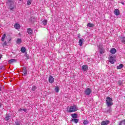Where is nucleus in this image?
<instances>
[{"instance_id":"f257e3e1","label":"nucleus","mask_w":125,"mask_h":125,"mask_svg":"<svg viewBox=\"0 0 125 125\" xmlns=\"http://www.w3.org/2000/svg\"><path fill=\"white\" fill-rule=\"evenodd\" d=\"M6 3L11 10L14 9L15 5H14V2L12 0H7Z\"/></svg>"},{"instance_id":"f03ea898","label":"nucleus","mask_w":125,"mask_h":125,"mask_svg":"<svg viewBox=\"0 0 125 125\" xmlns=\"http://www.w3.org/2000/svg\"><path fill=\"white\" fill-rule=\"evenodd\" d=\"M79 110V108L77 107V105H74L69 107V109H67V111L69 113H73V112H77Z\"/></svg>"},{"instance_id":"7ed1b4c3","label":"nucleus","mask_w":125,"mask_h":125,"mask_svg":"<svg viewBox=\"0 0 125 125\" xmlns=\"http://www.w3.org/2000/svg\"><path fill=\"white\" fill-rule=\"evenodd\" d=\"M113 101V99L110 97H107L106 99V105L107 107H111L112 105H114V103L112 102Z\"/></svg>"},{"instance_id":"20e7f679","label":"nucleus","mask_w":125,"mask_h":125,"mask_svg":"<svg viewBox=\"0 0 125 125\" xmlns=\"http://www.w3.org/2000/svg\"><path fill=\"white\" fill-rule=\"evenodd\" d=\"M92 90L91 89L89 88H87L85 89L84 91V93L86 94V95H90V93L92 92Z\"/></svg>"},{"instance_id":"39448f33","label":"nucleus","mask_w":125,"mask_h":125,"mask_svg":"<svg viewBox=\"0 0 125 125\" xmlns=\"http://www.w3.org/2000/svg\"><path fill=\"white\" fill-rule=\"evenodd\" d=\"M109 62H110L111 64H114L115 62H116V60H115V58L113 56H110L109 59Z\"/></svg>"},{"instance_id":"423d86ee","label":"nucleus","mask_w":125,"mask_h":125,"mask_svg":"<svg viewBox=\"0 0 125 125\" xmlns=\"http://www.w3.org/2000/svg\"><path fill=\"white\" fill-rule=\"evenodd\" d=\"M99 51L100 54H103V53H105V50L103 48V47L99 46Z\"/></svg>"},{"instance_id":"0eeeda50","label":"nucleus","mask_w":125,"mask_h":125,"mask_svg":"<svg viewBox=\"0 0 125 125\" xmlns=\"http://www.w3.org/2000/svg\"><path fill=\"white\" fill-rule=\"evenodd\" d=\"M27 32L29 35H33L34 30L32 28H27Z\"/></svg>"},{"instance_id":"6e6552de","label":"nucleus","mask_w":125,"mask_h":125,"mask_svg":"<svg viewBox=\"0 0 125 125\" xmlns=\"http://www.w3.org/2000/svg\"><path fill=\"white\" fill-rule=\"evenodd\" d=\"M49 82L50 83H54V78L52 76H50L48 79Z\"/></svg>"},{"instance_id":"1a4fd4ad","label":"nucleus","mask_w":125,"mask_h":125,"mask_svg":"<svg viewBox=\"0 0 125 125\" xmlns=\"http://www.w3.org/2000/svg\"><path fill=\"white\" fill-rule=\"evenodd\" d=\"M109 124H110V121H102V123H101V125H109Z\"/></svg>"},{"instance_id":"9d476101","label":"nucleus","mask_w":125,"mask_h":125,"mask_svg":"<svg viewBox=\"0 0 125 125\" xmlns=\"http://www.w3.org/2000/svg\"><path fill=\"white\" fill-rule=\"evenodd\" d=\"M82 70L84 72L87 71V70H88V66L87 65H83L82 66Z\"/></svg>"},{"instance_id":"9b49d317","label":"nucleus","mask_w":125,"mask_h":125,"mask_svg":"<svg viewBox=\"0 0 125 125\" xmlns=\"http://www.w3.org/2000/svg\"><path fill=\"white\" fill-rule=\"evenodd\" d=\"M114 14L115 15H116V16H118V15H120L121 13H120V10L118 9H116L114 10Z\"/></svg>"},{"instance_id":"f8f14e48","label":"nucleus","mask_w":125,"mask_h":125,"mask_svg":"<svg viewBox=\"0 0 125 125\" xmlns=\"http://www.w3.org/2000/svg\"><path fill=\"white\" fill-rule=\"evenodd\" d=\"M110 53H112V54H115V53H116L117 52V50L114 48H112L110 50Z\"/></svg>"},{"instance_id":"ddd939ff","label":"nucleus","mask_w":125,"mask_h":125,"mask_svg":"<svg viewBox=\"0 0 125 125\" xmlns=\"http://www.w3.org/2000/svg\"><path fill=\"white\" fill-rule=\"evenodd\" d=\"M17 61L16 59H11L8 61V63L10 64H12V63H14V62H16Z\"/></svg>"},{"instance_id":"4468645a","label":"nucleus","mask_w":125,"mask_h":125,"mask_svg":"<svg viewBox=\"0 0 125 125\" xmlns=\"http://www.w3.org/2000/svg\"><path fill=\"white\" fill-rule=\"evenodd\" d=\"M87 27H89V28H93V27H94V24L93 23H91L90 22H89L87 23Z\"/></svg>"},{"instance_id":"2eb2a0df","label":"nucleus","mask_w":125,"mask_h":125,"mask_svg":"<svg viewBox=\"0 0 125 125\" xmlns=\"http://www.w3.org/2000/svg\"><path fill=\"white\" fill-rule=\"evenodd\" d=\"M83 39L82 38L79 40V45L83 46Z\"/></svg>"},{"instance_id":"dca6fc26","label":"nucleus","mask_w":125,"mask_h":125,"mask_svg":"<svg viewBox=\"0 0 125 125\" xmlns=\"http://www.w3.org/2000/svg\"><path fill=\"white\" fill-rule=\"evenodd\" d=\"M21 51L22 53H25L26 52V48L25 47H22L21 49Z\"/></svg>"},{"instance_id":"f3484780","label":"nucleus","mask_w":125,"mask_h":125,"mask_svg":"<svg viewBox=\"0 0 125 125\" xmlns=\"http://www.w3.org/2000/svg\"><path fill=\"white\" fill-rule=\"evenodd\" d=\"M71 117L73 119H77L78 118V114L76 113L72 114Z\"/></svg>"},{"instance_id":"a211bd4d","label":"nucleus","mask_w":125,"mask_h":125,"mask_svg":"<svg viewBox=\"0 0 125 125\" xmlns=\"http://www.w3.org/2000/svg\"><path fill=\"white\" fill-rule=\"evenodd\" d=\"M71 122H74L75 124H78L79 123V119H72L71 120Z\"/></svg>"},{"instance_id":"6ab92c4d","label":"nucleus","mask_w":125,"mask_h":125,"mask_svg":"<svg viewBox=\"0 0 125 125\" xmlns=\"http://www.w3.org/2000/svg\"><path fill=\"white\" fill-rule=\"evenodd\" d=\"M9 119H10V116L8 114H6L4 118L5 121H9Z\"/></svg>"},{"instance_id":"aec40b11","label":"nucleus","mask_w":125,"mask_h":125,"mask_svg":"<svg viewBox=\"0 0 125 125\" xmlns=\"http://www.w3.org/2000/svg\"><path fill=\"white\" fill-rule=\"evenodd\" d=\"M14 28L15 29H20V24H19L18 23H16L14 25Z\"/></svg>"},{"instance_id":"412c9836","label":"nucleus","mask_w":125,"mask_h":125,"mask_svg":"<svg viewBox=\"0 0 125 125\" xmlns=\"http://www.w3.org/2000/svg\"><path fill=\"white\" fill-rule=\"evenodd\" d=\"M124 67V65L123 64H120L119 66H117L118 70H121Z\"/></svg>"},{"instance_id":"4be33fe9","label":"nucleus","mask_w":125,"mask_h":125,"mask_svg":"<svg viewBox=\"0 0 125 125\" xmlns=\"http://www.w3.org/2000/svg\"><path fill=\"white\" fill-rule=\"evenodd\" d=\"M6 37V35L5 34H4L2 36V38H1V41L2 42H4V39H5Z\"/></svg>"},{"instance_id":"5701e85b","label":"nucleus","mask_w":125,"mask_h":125,"mask_svg":"<svg viewBox=\"0 0 125 125\" xmlns=\"http://www.w3.org/2000/svg\"><path fill=\"white\" fill-rule=\"evenodd\" d=\"M16 42L18 44H20V43L22 42V40L21 39H18Z\"/></svg>"},{"instance_id":"b1692460","label":"nucleus","mask_w":125,"mask_h":125,"mask_svg":"<svg viewBox=\"0 0 125 125\" xmlns=\"http://www.w3.org/2000/svg\"><path fill=\"white\" fill-rule=\"evenodd\" d=\"M32 3V0H28L27 1V5H31V4Z\"/></svg>"},{"instance_id":"393cba45","label":"nucleus","mask_w":125,"mask_h":125,"mask_svg":"<svg viewBox=\"0 0 125 125\" xmlns=\"http://www.w3.org/2000/svg\"><path fill=\"white\" fill-rule=\"evenodd\" d=\"M36 89H37V86H33L32 87L31 90H32V91H35Z\"/></svg>"},{"instance_id":"a878e982","label":"nucleus","mask_w":125,"mask_h":125,"mask_svg":"<svg viewBox=\"0 0 125 125\" xmlns=\"http://www.w3.org/2000/svg\"><path fill=\"white\" fill-rule=\"evenodd\" d=\"M47 22V21H46V20H43L42 21V24H43V25H46Z\"/></svg>"},{"instance_id":"bb28decb","label":"nucleus","mask_w":125,"mask_h":125,"mask_svg":"<svg viewBox=\"0 0 125 125\" xmlns=\"http://www.w3.org/2000/svg\"><path fill=\"white\" fill-rule=\"evenodd\" d=\"M19 111L20 112H21V111H24V112H27V109L26 108H20L19 109Z\"/></svg>"},{"instance_id":"cd10ccee","label":"nucleus","mask_w":125,"mask_h":125,"mask_svg":"<svg viewBox=\"0 0 125 125\" xmlns=\"http://www.w3.org/2000/svg\"><path fill=\"white\" fill-rule=\"evenodd\" d=\"M118 83L119 85H122V84H123V81H122V80L118 81Z\"/></svg>"},{"instance_id":"c85d7f7f","label":"nucleus","mask_w":125,"mask_h":125,"mask_svg":"<svg viewBox=\"0 0 125 125\" xmlns=\"http://www.w3.org/2000/svg\"><path fill=\"white\" fill-rule=\"evenodd\" d=\"M121 42H123V43H125V37L121 38Z\"/></svg>"},{"instance_id":"c756f323","label":"nucleus","mask_w":125,"mask_h":125,"mask_svg":"<svg viewBox=\"0 0 125 125\" xmlns=\"http://www.w3.org/2000/svg\"><path fill=\"white\" fill-rule=\"evenodd\" d=\"M83 125H88V121L85 120L84 121V122H83Z\"/></svg>"},{"instance_id":"7c9ffc66","label":"nucleus","mask_w":125,"mask_h":125,"mask_svg":"<svg viewBox=\"0 0 125 125\" xmlns=\"http://www.w3.org/2000/svg\"><path fill=\"white\" fill-rule=\"evenodd\" d=\"M55 90L57 93L59 92V88H58V87H56L55 88Z\"/></svg>"},{"instance_id":"2f4dec72","label":"nucleus","mask_w":125,"mask_h":125,"mask_svg":"<svg viewBox=\"0 0 125 125\" xmlns=\"http://www.w3.org/2000/svg\"><path fill=\"white\" fill-rule=\"evenodd\" d=\"M16 125H21V123L20 121H17V122L15 123Z\"/></svg>"},{"instance_id":"473e14b6","label":"nucleus","mask_w":125,"mask_h":125,"mask_svg":"<svg viewBox=\"0 0 125 125\" xmlns=\"http://www.w3.org/2000/svg\"><path fill=\"white\" fill-rule=\"evenodd\" d=\"M23 73L27 72V68H26V67L23 68Z\"/></svg>"},{"instance_id":"72a5a7b5","label":"nucleus","mask_w":125,"mask_h":125,"mask_svg":"<svg viewBox=\"0 0 125 125\" xmlns=\"http://www.w3.org/2000/svg\"><path fill=\"white\" fill-rule=\"evenodd\" d=\"M25 55L27 57V58H29V56H28V54L27 53V52L25 53Z\"/></svg>"},{"instance_id":"f704fd0d","label":"nucleus","mask_w":125,"mask_h":125,"mask_svg":"<svg viewBox=\"0 0 125 125\" xmlns=\"http://www.w3.org/2000/svg\"><path fill=\"white\" fill-rule=\"evenodd\" d=\"M111 111H112V110L111 109V108H109V110H108L107 111V112L109 113H110V112H111Z\"/></svg>"},{"instance_id":"c9c22d12","label":"nucleus","mask_w":125,"mask_h":125,"mask_svg":"<svg viewBox=\"0 0 125 125\" xmlns=\"http://www.w3.org/2000/svg\"><path fill=\"white\" fill-rule=\"evenodd\" d=\"M3 44H4V45H7V43L6 42H3Z\"/></svg>"},{"instance_id":"e433bc0d","label":"nucleus","mask_w":125,"mask_h":125,"mask_svg":"<svg viewBox=\"0 0 125 125\" xmlns=\"http://www.w3.org/2000/svg\"><path fill=\"white\" fill-rule=\"evenodd\" d=\"M23 76H27V72H23Z\"/></svg>"},{"instance_id":"4c0bfd02","label":"nucleus","mask_w":125,"mask_h":125,"mask_svg":"<svg viewBox=\"0 0 125 125\" xmlns=\"http://www.w3.org/2000/svg\"><path fill=\"white\" fill-rule=\"evenodd\" d=\"M3 68V66H0V70H2Z\"/></svg>"},{"instance_id":"58836bf2","label":"nucleus","mask_w":125,"mask_h":125,"mask_svg":"<svg viewBox=\"0 0 125 125\" xmlns=\"http://www.w3.org/2000/svg\"><path fill=\"white\" fill-rule=\"evenodd\" d=\"M122 4H123V5H125V2H121Z\"/></svg>"},{"instance_id":"ea45409f","label":"nucleus","mask_w":125,"mask_h":125,"mask_svg":"<svg viewBox=\"0 0 125 125\" xmlns=\"http://www.w3.org/2000/svg\"><path fill=\"white\" fill-rule=\"evenodd\" d=\"M78 38H79V39H81V37H80V34H78Z\"/></svg>"},{"instance_id":"a19ab883","label":"nucleus","mask_w":125,"mask_h":125,"mask_svg":"<svg viewBox=\"0 0 125 125\" xmlns=\"http://www.w3.org/2000/svg\"><path fill=\"white\" fill-rule=\"evenodd\" d=\"M8 42H10V41H11V39H10L8 40Z\"/></svg>"},{"instance_id":"79ce46f5","label":"nucleus","mask_w":125,"mask_h":125,"mask_svg":"<svg viewBox=\"0 0 125 125\" xmlns=\"http://www.w3.org/2000/svg\"><path fill=\"white\" fill-rule=\"evenodd\" d=\"M1 90V88L0 87V91Z\"/></svg>"},{"instance_id":"37998d69","label":"nucleus","mask_w":125,"mask_h":125,"mask_svg":"<svg viewBox=\"0 0 125 125\" xmlns=\"http://www.w3.org/2000/svg\"><path fill=\"white\" fill-rule=\"evenodd\" d=\"M0 28H1V25H0Z\"/></svg>"},{"instance_id":"c03bdc74","label":"nucleus","mask_w":125,"mask_h":125,"mask_svg":"<svg viewBox=\"0 0 125 125\" xmlns=\"http://www.w3.org/2000/svg\"><path fill=\"white\" fill-rule=\"evenodd\" d=\"M20 0V1H21V0Z\"/></svg>"}]
</instances>
